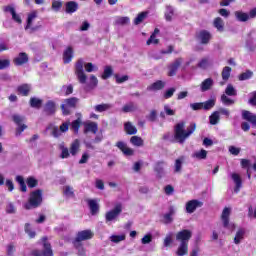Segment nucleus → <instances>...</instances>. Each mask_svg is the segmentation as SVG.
<instances>
[{
  "instance_id": "nucleus-27",
  "label": "nucleus",
  "mask_w": 256,
  "mask_h": 256,
  "mask_svg": "<svg viewBox=\"0 0 256 256\" xmlns=\"http://www.w3.org/2000/svg\"><path fill=\"white\" fill-rule=\"evenodd\" d=\"M87 203H88L91 215H97V213H99V203H97V200L88 199Z\"/></svg>"
},
{
  "instance_id": "nucleus-1",
  "label": "nucleus",
  "mask_w": 256,
  "mask_h": 256,
  "mask_svg": "<svg viewBox=\"0 0 256 256\" xmlns=\"http://www.w3.org/2000/svg\"><path fill=\"white\" fill-rule=\"evenodd\" d=\"M195 129H197V124L191 123L187 129L185 130V122L181 121L174 126V139L180 145H183L187 139L195 133Z\"/></svg>"
},
{
  "instance_id": "nucleus-24",
  "label": "nucleus",
  "mask_w": 256,
  "mask_h": 256,
  "mask_svg": "<svg viewBox=\"0 0 256 256\" xmlns=\"http://www.w3.org/2000/svg\"><path fill=\"white\" fill-rule=\"evenodd\" d=\"M99 131V126L96 122H88L84 125V133H93L94 135Z\"/></svg>"
},
{
  "instance_id": "nucleus-8",
  "label": "nucleus",
  "mask_w": 256,
  "mask_h": 256,
  "mask_svg": "<svg viewBox=\"0 0 256 256\" xmlns=\"http://www.w3.org/2000/svg\"><path fill=\"white\" fill-rule=\"evenodd\" d=\"M234 15L237 21H240V23H247L249 19H256V7L251 9L249 13L243 11H236Z\"/></svg>"
},
{
  "instance_id": "nucleus-36",
  "label": "nucleus",
  "mask_w": 256,
  "mask_h": 256,
  "mask_svg": "<svg viewBox=\"0 0 256 256\" xmlns=\"http://www.w3.org/2000/svg\"><path fill=\"white\" fill-rule=\"evenodd\" d=\"M46 131H51V135H53V137H61V129L53 124L48 125L46 127Z\"/></svg>"
},
{
  "instance_id": "nucleus-3",
  "label": "nucleus",
  "mask_w": 256,
  "mask_h": 256,
  "mask_svg": "<svg viewBox=\"0 0 256 256\" xmlns=\"http://www.w3.org/2000/svg\"><path fill=\"white\" fill-rule=\"evenodd\" d=\"M191 237H193V232L191 230L184 229L182 231H179L176 234V241H178L179 246L176 251V255L178 256H185L189 253V241L191 240Z\"/></svg>"
},
{
  "instance_id": "nucleus-9",
  "label": "nucleus",
  "mask_w": 256,
  "mask_h": 256,
  "mask_svg": "<svg viewBox=\"0 0 256 256\" xmlns=\"http://www.w3.org/2000/svg\"><path fill=\"white\" fill-rule=\"evenodd\" d=\"M123 212V206L121 204H117L114 209L106 212L105 221L106 223H111L112 221H117L119 215Z\"/></svg>"
},
{
  "instance_id": "nucleus-20",
  "label": "nucleus",
  "mask_w": 256,
  "mask_h": 256,
  "mask_svg": "<svg viewBox=\"0 0 256 256\" xmlns=\"http://www.w3.org/2000/svg\"><path fill=\"white\" fill-rule=\"evenodd\" d=\"M173 217H175V208L170 206L168 213L163 215L162 223H164V225H171V223H173Z\"/></svg>"
},
{
  "instance_id": "nucleus-22",
  "label": "nucleus",
  "mask_w": 256,
  "mask_h": 256,
  "mask_svg": "<svg viewBox=\"0 0 256 256\" xmlns=\"http://www.w3.org/2000/svg\"><path fill=\"white\" fill-rule=\"evenodd\" d=\"M116 147H118V149H120V151H122V153H124L128 157H131L135 153V151L127 147V144L123 141H118L116 143Z\"/></svg>"
},
{
  "instance_id": "nucleus-19",
  "label": "nucleus",
  "mask_w": 256,
  "mask_h": 256,
  "mask_svg": "<svg viewBox=\"0 0 256 256\" xmlns=\"http://www.w3.org/2000/svg\"><path fill=\"white\" fill-rule=\"evenodd\" d=\"M57 111V104L53 100H48L44 105V112L46 115H55Z\"/></svg>"
},
{
  "instance_id": "nucleus-60",
  "label": "nucleus",
  "mask_w": 256,
  "mask_h": 256,
  "mask_svg": "<svg viewBox=\"0 0 256 256\" xmlns=\"http://www.w3.org/2000/svg\"><path fill=\"white\" fill-rule=\"evenodd\" d=\"M153 241V235L152 234H146L142 239L141 243L142 245H149Z\"/></svg>"
},
{
  "instance_id": "nucleus-57",
  "label": "nucleus",
  "mask_w": 256,
  "mask_h": 256,
  "mask_svg": "<svg viewBox=\"0 0 256 256\" xmlns=\"http://www.w3.org/2000/svg\"><path fill=\"white\" fill-rule=\"evenodd\" d=\"M99 85V80L97 79V76L91 75L90 76V82H89V88L90 89H95Z\"/></svg>"
},
{
  "instance_id": "nucleus-44",
  "label": "nucleus",
  "mask_w": 256,
  "mask_h": 256,
  "mask_svg": "<svg viewBox=\"0 0 256 256\" xmlns=\"http://www.w3.org/2000/svg\"><path fill=\"white\" fill-rule=\"evenodd\" d=\"M41 105H43V100L35 97L30 99V107L33 109H41Z\"/></svg>"
},
{
  "instance_id": "nucleus-42",
  "label": "nucleus",
  "mask_w": 256,
  "mask_h": 256,
  "mask_svg": "<svg viewBox=\"0 0 256 256\" xmlns=\"http://www.w3.org/2000/svg\"><path fill=\"white\" fill-rule=\"evenodd\" d=\"M130 143L134 145V147H143L144 141L143 138L139 136H132L130 138Z\"/></svg>"
},
{
  "instance_id": "nucleus-58",
  "label": "nucleus",
  "mask_w": 256,
  "mask_h": 256,
  "mask_svg": "<svg viewBox=\"0 0 256 256\" xmlns=\"http://www.w3.org/2000/svg\"><path fill=\"white\" fill-rule=\"evenodd\" d=\"M25 233H27V235H29L30 239L35 238L36 233H35V231L31 230V224H29V223L25 224Z\"/></svg>"
},
{
  "instance_id": "nucleus-35",
  "label": "nucleus",
  "mask_w": 256,
  "mask_h": 256,
  "mask_svg": "<svg viewBox=\"0 0 256 256\" xmlns=\"http://www.w3.org/2000/svg\"><path fill=\"white\" fill-rule=\"evenodd\" d=\"M131 23V20L127 16H119L115 19L114 25H120L121 27H125V25H129Z\"/></svg>"
},
{
  "instance_id": "nucleus-38",
  "label": "nucleus",
  "mask_w": 256,
  "mask_h": 256,
  "mask_svg": "<svg viewBox=\"0 0 256 256\" xmlns=\"http://www.w3.org/2000/svg\"><path fill=\"white\" fill-rule=\"evenodd\" d=\"M124 129L128 135H136L137 133V128L131 122H126Z\"/></svg>"
},
{
  "instance_id": "nucleus-53",
  "label": "nucleus",
  "mask_w": 256,
  "mask_h": 256,
  "mask_svg": "<svg viewBox=\"0 0 256 256\" xmlns=\"http://www.w3.org/2000/svg\"><path fill=\"white\" fill-rule=\"evenodd\" d=\"M63 193L66 197H75V192H73V187L64 186Z\"/></svg>"
},
{
  "instance_id": "nucleus-28",
  "label": "nucleus",
  "mask_w": 256,
  "mask_h": 256,
  "mask_svg": "<svg viewBox=\"0 0 256 256\" xmlns=\"http://www.w3.org/2000/svg\"><path fill=\"white\" fill-rule=\"evenodd\" d=\"M81 148V142L79 139L74 140L70 145V154L75 157L79 153V149Z\"/></svg>"
},
{
  "instance_id": "nucleus-45",
  "label": "nucleus",
  "mask_w": 256,
  "mask_h": 256,
  "mask_svg": "<svg viewBox=\"0 0 256 256\" xmlns=\"http://www.w3.org/2000/svg\"><path fill=\"white\" fill-rule=\"evenodd\" d=\"M209 119H210V125H217V123H219L221 119V116L218 111H215L211 114Z\"/></svg>"
},
{
  "instance_id": "nucleus-15",
  "label": "nucleus",
  "mask_w": 256,
  "mask_h": 256,
  "mask_svg": "<svg viewBox=\"0 0 256 256\" xmlns=\"http://www.w3.org/2000/svg\"><path fill=\"white\" fill-rule=\"evenodd\" d=\"M183 64V58H177L172 62L169 66V72L168 75L169 77H174V75H177V71L179 70V67Z\"/></svg>"
},
{
  "instance_id": "nucleus-18",
  "label": "nucleus",
  "mask_w": 256,
  "mask_h": 256,
  "mask_svg": "<svg viewBox=\"0 0 256 256\" xmlns=\"http://www.w3.org/2000/svg\"><path fill=\"white\" fill-rule=\"evenodd\" d=\"M35 19H37V12H32V13L28 14L27 25L25 26L26 31L30 29V33H33L39 29V27H37V26L31 27V25H33V21H35Z\"/></svg>"
},
{
  "instance_id": "nucleus-56",
  "label": "nucleus",
  "mask_w": 256,
  "mask_h": 256,
  "mask_svg": "<svg viewBox=\"0 0 256 256\" xmlns=\"http://www.w3.org/2000/svg\"><path fill=\"white\" fill-rule=\"evenodd\" d=\"M202 103H203L202 109H204L205 111H209V109H213V107H215V100H208Z\"/></svg>"
},
{
  "instance_id": "nucleus-13",
  "label": "nucleus",
  "mask_w": 256,
  "mask_h": 256,
  "mask_svg": "<svg viewBox=\"0 0 256 256\" xmlns=\"http://www.w3.org/2000/svg\"><path fill=\"white\" fill-rule=\"evenodd\" d=\"M12 119L14 123H16V125L18 126V128L16 129V136L19 137V135H21V133H23L25 129H27V125L21 124L23 123V121H25V118L23 116L14 115Z\"/></svg>"
},
{
  "instance_id": "nucleus-30",
  "label": "nucleus",
  "mask_w": 256,
  "mask_h": 256,
  "mask_svg": "<svg viewBox=\"0 0 256 256\" xmlns=\"http://www.w3.org/2000/svg\"><path fill=\"white\" fill-rule=\"evenodd\" d=\"M73 59V48L71 46H69L68 48H66V50L63 53V61L64 63H71Z\"/></svg>"
},
{
  "instance_id": "nucleus-26",
  "label": "nucleus",
  "mask_w": 256,
  "mask_h": 256,
  "mask_svg": "<svg viewBox=\"0 0 256 256\" xmlns=\"http://www.w3.org/2000/svg\"><path fill=\"white\" fill-rule=\"evenodd\" d=\"M242 118L245 121H249V123H252L256 127V115L251 113L250 111L243 110L242 111Z\"/></svg>"
},
{
  "instance_id": "nucleus-54",
  "label": "nucleus",
  "mask_w": 256,
  "mask_h": 256,
  "mask_svg": "<svg viewBox=\"0 0 256 256\" xmlns=\"http://www.w3.org/2000/svg\"><path fill=\"white\" fill-rule=\"evenodd\" d=\"M79 127H81V119L78 118L71 123V129L74 133H79Z\"/></svg>"
},
{
  "instance_id": "nucleus-63",
  "label": "nucleus",
  "mask_w": 256,
  "mask_h": 256,
  "mask_svg": "<svg viewBox=\"0 0 256 256\" xmlns=\"http://www.w3.org/2000/svg\"><path fill=\"white\" fill-rule=\"evenodd\" d=\"M62 91H64L65 95H71L73 93V85L71 84H69L68 86L64 85L62 87Z\"/></svg>"
},
{
  "instance_id": "nucleus-43",
  "label": "nucleus",
  "mask_w": 256,
  "mask_h": 256,
  "mask_svg": "<svg viewBox=\"0 0 256 256\" xmlns=\"http://www.w3.org/2000/svg\"><path fill=\"white\" fill-rule=\"evenodd\" d=\"M183 161H185L184 157L176 159L174 164V173H181V169H183Z\"/></svg>"
},
{
  "instance_id": "nucleus-2",
  "label": "nucleus",
  "mask_w": 256,
  "mask_h": 256,
  "mask_svg": "<svg viewBox=\"0 0 256 256\" xmlns=\"http://www.w3.org/2000/svg\"><path fill=\"white\" fill-rule=\"evenodd\" d=\"M85 71L87 73H93V71H99V67L95 66L91 62L85 63V60H83V58L77 60V62L75 63V75L79 83H81L82 85H85V83H87V74H85Z\"/></svg>"
},
{
  "instance_id": "nucleus-47",
  "label": "nucleus",
  "mask_w": 256,
  "mask_h": 256,
  "mask_svg": "<svg viewBox=\"0 0 256 256\" xmlns=\"http://www.w3.org/2000/svg\"><path fill=\"white\" fill-rule=\"evenodd\" d=\"M16 181L19 183L22 193H27V184H25L23 176H16Z\"/></svg>"
},
{
  "instance_id": "nucleus-16",
  "label": "nucleus",
  "mask_w": 256,
  "mask_h": 256,
  "mask_svg": "<svg viewBox=\"0 0 256 256\" xmlns=\"http://www.w3.org/2000/svg\"><path fill=\"white\" fill-rule=\"evenodd\" d=\"M14 65L17 67H21V65H25L26 63H29V55L25 52H20L14 59H13Z\"/></svg>"
},
{
  "instance_id": "nucleus-17",
  "label": "nucleus",
  "mask_w": 256,
  "mask_h": 256,
  "mask_svg": "<svg viewBox=\"0 0 256 256\" xmlns=\"http://www.w3.org/2000/svg\"><path fill=\"white\" fill-rule=\"evenodd\" d=\"M199 207H203V202L199 200H190L186 203V212L195 213Z\"/></svg>"
},
{
  "instance_id": "nucleus-32",
  "label": "nucleus",
  "mask_w": 256,
  "mask_h": 256,
  "mask_svg": "<svg viewBox=\"0 0 256 256\" xmlns=\"http://www.w3.org/2000/svg\"><path fill=\"white\" fill-rule=\"evenodd\" d=\"M213 25L220 33H223V31H225V22H223V19L221 17L215 18Z\"/></svg>"
},
{
  "instance_id": "nucleus-10",
  "label": "nucleus",
  "mask_w": 256,
  "mask_h": 256,
  "mask_svg": "<svg viewBox=\"0 0 256 256\" xmlns=\"http://www.w3.org/2000/svg\"><path fill=\"white\" fill-rule=\"evenodd\" d=\"M93 232L91 230H83L77 233V236L74 240V247H77L81 244V241H87L93 239Z\"/></svg>"
},
{
  "instance_id": "nucleus-31",
  "label": "nucleus",
  "mask_w": 256,
  "mask_h": 256,
  "mask_svg": "<svg viewBox=\"0 0 256 256\" xmlns=\"http://www.w3.org/2000/svg\"><path fill=\"white\" fill-rule=\"evenodd\" d=\"M243 239H245V229L239 228L234 237L235 245H239L241 243V241H243Z\"/></svg>"
},
{
  "instance_id": "nucleus-62",
  "label": "nucleus",
  "mask_w": 256,
  "mask_h": 256,
  "mask_svg": "<svg viewBox=\"0 0 256 256\" xmlns=\"http://www.w3.org/2000/svg\"><path fill=\"white\" fill-rule=\"evenodd\" d=\"M116 83L121 84L125 83V81H129V77L127 75L119 76L118 74L115 75Z\"/></svg>"
},
{
  "instance_id": "nucleus-23",
  "label": "nucleus",
  "mask_w": 256,
  "mask_h": 256,
  "mask_svg": "<svg viewBox=\"0 0 256 256\" xmlns=\"http://www.w3.org/2000/svg\"><path fill=\"white\" fill-rule=\"evenodd\" d=\"M231 179L235 183L234 193H239L241 191V187H243V180H241V175L232 173Z\"/></svg>"
},
{
  "instance_id": "nucleus-61",
  "label": "nucleus",
  "mask_w": 256,
  "mask_h": 256,
  "mask_svg": "<svg viewBox=\"0 0 256 256\" xmlns=\"http://www.w3.org/2000/svg\"><path fill=\"white\" fill-rule=\"evenodd\" d=\"M61 7H63V2L57 1V0H54L52 2V9H53V11L58 12V11L61 10Z\"/></svg>"
},
{
  "instance_id": "nucleus-21",
  "label": "nucleus",
  "mask_w": 256,
  "mask_h": 256,
  "mask_svg": "<svg viewBox=\"0 0 256 256\" xmlns=\"http://www.w3.org/2000/svg\"><path fill=\"white\" fill-rule=\"evenodd\" d=\"M79 10V3L76 1H69L65 3V12L68 15H73V13H77Z\"/></svg>"
},
{
  "instance_id": "nucleus-4",
  "label": "nucleus",
  "mask_w": 256,
  "mask_h": 256,
  "mask_svg": "<svg viewBox=\"0 0 256 256\" xmlns=\"http://www.w3.org/2000/svg\"><path fill=\"white\" fill-rule=\"evenodd\" d=\"M43 203V190L37 189L30 194V198L26 204H24V208L27 210L37 209Z\"/></svg>"
},
{
  "instance_id": "nucleus-12",
  "label": "nucleus",
  "mask_w": 256,
  "mask_h": 256,
  "mask_svg": "<svg viewBox=\"0 0 256 256\" xmlns=\"http://www.w3.org/2000/svg\"><path fill=\"white\" fill-rule=\"evenodd\" d=\"M212 37L213 36L211 35V32L207 30H201L200 32H198L196 39L202 45H209V42L211 41Z\"/></svg>"
},
{
  "instance_id": "nucleus-40",
  "label": "nucleus",
  "mask_w": 256,
  "mask_h": 256,
  "mask_svg": "<svg viewBox=\"0 0 256 256\" xmlns=\"http://www.w3.org/2000/svg\"><path fill=\"white\" fill-rule=\"evenodd\" d=\"M113 105L111 104H98L94 107V110L97 113H103L104 111H109V109H112Z\"/></svg>"
},
{
  "instance_id": "nucleus-48",
  "label": "nucleus",
  "mask_w": 256,
  "mask_h": 256,
  "mask_svg": "<svg viewBox=\"0 0 256 256\" xmlns=\"http://www.w3.org/2000/svg\"><path fill=\"white\" fill-rule=\"evenodd\" d=\"M253 77V71L246 70L242 74L239 75L238 79L239 81H247L248 79H251Z\"/></svg>"
},
{
  "instance_id": "nucleus-39",
  "label": "nucleus",
  "mask_w": 256,
  "mask_h": 256,
  "mask_svg": "<svg viewBox=\"0 0 256 256\" xmlns=\"http://www.w3.org/2000/svg\"><path fill=\"white\" fill-rule=\"evenodd\" d=\"M17 91L18 93H20V95L27 97V95H29V91H31V86H29L28 84L20 85L18 86Z\"/></svg>"
},
{
  "instance_id": "nucleus-49",
  "label": "nucleus",
  "mask_w": 256,
  "mask_h": 256,
  "mask_svg": "<svg viewBox=\"0 0 256 256\" xmlns=\"http://www.w3.org/2000/svg\"><path fill=\"white\" fill-rule=\"evenodd\" d=\"M147 19V12H142L134 19V25H141Z\"/></svg>"
},
{
  "instance_id": "nucleus-37",
  "label": "nucleus",
  "mask_w": 256,
  "mask_h": 256,
  "mask_svg": "<svg viewBox=\"0 0 256 256\" xmlns=\"http://www.w3.org/2000/svg\"><path fill=\"white\" fill-rule=\"evenodd\" d=\"M173 15H175V8L171 5H167L166 12L164 14L166 21H173Z\"/></svg>"
},
{
  "instance_id": "nucleus-41",
  "label": "nucleus",
  "mask_w": 256,
  "mask_h": 256,
  "mask_svg": "<svg viewBox=\"0 0 256 256\" xmlns=\"http://www.w3.org/2000/svg\"><path fill=\"white\" fill-rule=\"evenodd\" d=\"M123 113H133V111H137V106L133 102H129L122 107Z\"/></svg>"
},
{
  "instance_id": "nucleus-7",
  "label": "nucleus",
  "mask_w": 256,
  "mask_h": 256,
  "mask_svg": "<svg viewBox=\"0 0 256 256\" xmlns=\"http://www.w3.org/2000/svg\"><path fill=\"white\" fill-rule=\"evenodd\" d=\"M43 243V250L32 251L33 256H53V249H51V244L47 242V237L41 239Z\"/></svg>"
},
{
  "instance_id": "nucleus-29",
  "label": "nucleus",
  "mask_w": 256,
  "mask_h": 256,
  "mask_svg": "<svg viewBox=\"0 0 256 256\" xmlns=\"http://www.w3.org/2000/svg\"><path fill=\"white\" fill-rule=\"evenodd\" d=\"M58 149L61 151L60 159H69L71 153H69V148L65 146V143H60Z\"/></svg>"
},
{
  "instance_id": "nucleus-55",
  "label": "nucleus",
  "mask_w": 256,
  "mask_h": 256,
  "mask_svg": "<svg viewBox=\"0 0 256 256\" xmlns=\"http://www.w3.org/2000/svg\"><path fill=\"white\" fill-rule=\"evenodd\" d=\"M173 244V234L170 233V234H167L165 239H164V242H163V246L164 247H171V245Z\"/></svg>"
},
{
  "instance_id": "nucleus-59",
  "label": "nucleus",
  "mask_w": 256,
  "mask_h": 256,
  "mask_svg": "<svg viewBox=\"0 0 256 256\" xmlns=\"http://www.w3.org/2000/svg\"><path fill=\"white\" fill-rule=\"evenodd\" d=\"M175 91H177L175 87L166 90L164 93V99H171V97H173V95L175 94Z\"/></svg>"
},
{
  "instance_id": "nucleus-51",
  "label": "nucleus",
  "mask_w": 256,
  "mask_h": 256,
  "mask_svg": "<svg viewBox=\"0 0 256 256\" xmlns=\"http://www.w3.org/2000/svg\"><path fill=\"white\" fill-rule=\"evenodd\" d=\"M111 75H113V68L111 66H105L102 79L107 80Z\"/></svg>"
},
{
  "instance_id": "nucleus-50",
  "label": "nucleus",
  "mask_w": 256,
  "mask_h": 256,
  "mask_svg": "<svg viewBox=\"0 0 256 256\" xmlns=\"http://www.w3.org/2000/svg\"><path fill=\"white\" fill-rule=\"evenodd\" d=\"M231 77V67L225 66L222 70V79L223 81H229Z\"/></svg>"
},
{
  "instance_id": "nucleus-46",
  "label": "nucleus",
  "mask_w": 256,
  "mask_h": 256,
  "mask_svg": "<svg viewBox=\"0 0 256 256\" xmlns=\"http://www.w3.org/2000/svg\"><path fill=\"white\" fill-rule=\"evenodd\" d=\"M192 157L195 159H207V150L201 149L200 151H196L192 154Z\"/></svg>"
},
{
  "instance_id": "nucleus-6",
  "label": "nucleus",
  "mask_w": 256,
  "mask_h": 256,
  "mask_svg": "<svg viewBox=\"0 0 256 256\" xmlns=\"http://www.w3.org/2000/svg\"><path fill=\"white\" fill-rule=\"evenodd\" d=\"M77 103H79V98L71 97L63 100L61 104V110L63 115H70L71 109H75L77 107Z\"/></svg>"
},
{
  "instance_id": "nucleus-34",
  "label": "nucleus",
  "mask_w": 256,
  "mask_h": 256,
  "mask_svg": "<svg viewBox=\"0 0 256 256\" xmlns=\"http://www.w3.org/2000/svg\"><path fill=\"white\" fill-rule=\"evenodd\" d=\"M213 87V80L211 78L205 79L200 86V89L202 93H205V91H209Z\"/></svg>"
},
{
  "instance_id": "nucleus-64",
  "label": "nucleus",
  "mask_w": 256,
  "mask_h": 256,
  "mask_svg": "<svg viewBox=\"0 0 256 256\" xmlns=\"http://www.w3.org/2000/svg\"><path fill=\"white\" fill-rule=\"evenodd\" d=\"M248 103L250 105H252L253 107H256V91L250 93V99H249Z\"/></svg>"
},
{
  "instance_id": "nucleus-25",
  "label": "nucleus",
  "mask_w": 256,
  "mask_h": 256,
  "mask_svg": "<svg viewBox=\"0 0 256 256\" xmlns=\"http://www.w3.org/2000/svg\"><path fill=\"white\" fill-rule=\"evenodd\" d=\"M166 83L162 80H157L147 87V91H161V89H165Z\"/></svg>"
},
{
  "instance_id": "nucleus-11",
  "label": "nucleus",
  "mask_w": 256,
  "mask_h": 256,
  "mask_svg": "<svg viewBox=\"0 0 256 256\" xmlns=\"http://www.w3.org/2000/svg\"><path fill=\"white\" fill-rule=\"evenodd\" d=\"M231 216V209L229 208H224L222 215H221V220L223 223V227L225 229H235V224H230L229 223V217Z\"/></svg>"
},
{
  "instance_id": "nucleus-33",
  "label": "nucleus",
  "mask_w": 256,
  "mask_h": 256,
  "mask_svg": "<svg viewBox=\"0 0 256 256\" xmlns=\"http://www.w3.org/2000/svg\"><path fill=\"white\" fill-rule=\"evenodd\" d=\"M211 66H213V60H211L209 57L202 58L198 63V67L200 69H208V67Z\"/></svg>"
},
{
  "instance_id": "nucleus-52",
  "label": "nucleus",
  "mask_w": 256,
  "mask_h": 256,
  "mask_svg": "<svg viewBox=\"0 0 256 256\" xmlns=\"http://www.w3.org/2000/svg\"><path fill=\"white\" fill-rule=\"evenodd\" d=\"M125 234H121V235H112L110 236V241H112V243H121V241H125Z\"/></svg>"
},
{
  "instance_id": "nucleus-5",
  "label": "nucleus",
  "mask_w": 256,
  "mask_h": 256,
  "mask_svg": "<svg viewBox=\"0 0 256 256\" xmlns=\"http://www.w3.org/2000/svg\"><path fill=\"white\" fill-rule=\"evenodd\" d=\"M229 97H237V89L232 84H228L225 89V94L221 95V102L223 105H235V100Z\"/></svg>"
},
{
  "instance_id": "nucleus-14",
  "label": "nucleus",
  "mask_w": 256,
  "mask_h": 256,
  "mask_svg": "<svg viewBox=\"0 0 256 256\" xmlns=\"http://www.w3.org/2000/svg\"><path fill=\"white\" fill-rule=\"evenodd\" d=\"M165 165H167L165 161H158L155 163L154 172L156 173L157 179H163V177H165L167 174L165 172Z\"/></svg>"
}]
</instances>
